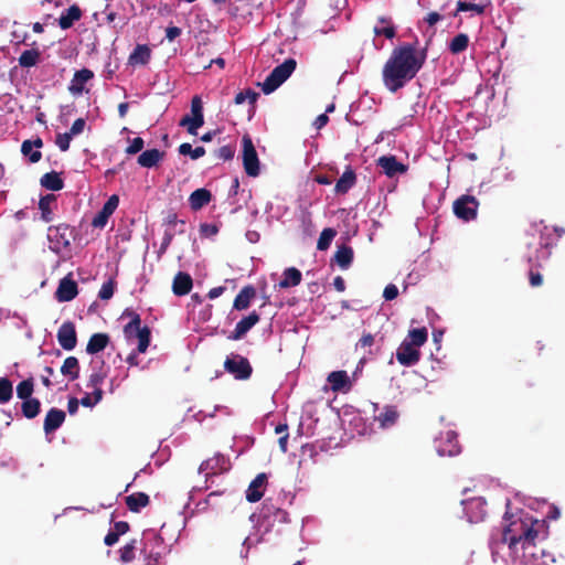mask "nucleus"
Here are the masks:
<instances>
[{
	"label": "nucleus",
	"mask_w": 565,
	"mask_h": 565,
	"mask_svg": "<svg viewBox=\"0 0 565 565\" xmlns=\"http://www.w3.org/2000/svg\"><path fill=\"white\" fill-rule=\"evenodd\" d=\"M212 199L211 192L204 188L196 189L189 198L190 206L192 210L198 211L207 205Z\"/></svg>",
	"instance_id": "obj_29"
},
{
	"label": "nucleus",
	"mask_w": 565,
	"mask_h": 565,
	"mask_svg": "<svg viewBox=\"0 0 565 565\" xmlns=\"http://www.w3.org/2000/svg\"><path fill=\"white\" fill-rule=\"evenodd\" d=\"M179 152L182 156H190L192 159H199L205 153V150L203 147L193 148L190 143H182L179 147Z\"/></svg>",
	"instance_id": "obj_49"
},
{
	"label": "nucleus",
	"mask_w": 565,
	"mask_h": 565,
	"mask_svg": "<svg viewBox=\"0 0 565 565\" xmlns=\"http://www.w3.org/2000/svg\"><path fill=\"white\" fill-rule=\"evenodd\" d=\"M100 401H97L95 396H93V394H86L85 396L82 397V399L79 401V403L84 406V407H93L95 406L97 403H99Z\"/></svg>",
	"instance_id": "obj_64"
},
{
	"label": "nucleus",
	"mask_w": 565,
	"mask_h": 565,
	"mask_svg": "<svg viewBox=\"0 0 565 565\" xmlns=\"http://www.w3.org/2000/svg\"><path fill=\"white\" fill-rule=\"evenodd\" d=\"M56 201V196L54 194H46L41 196L39 201V209L41 211V217L45 222H51L53 220V212L51 210V204Z\"/></svg>",
	"instance_id": "obj_37"
},
{
	"label": "nucleus",
	"mask_w": 565,
	"mask_h": 565,
	"mask_svg": "<svg viewBox=\"0 0 565 565\" xmlns=\"http://www.w3.org/2000/svg\"><path fill=\"white\" fill-rule=\"evenodd\" d=\"M41 147L42 140L39 138L33 141L25 140L22 143L21 151L31 162H38L41 159V152L39 150Z\"/></svg>",
	"instance_id": "obj_31"
},
{
	"label": "nucleus",
	"mask_w": 565,
	"mask_h": 565,
	"mask_svg": "<svg viewBox=\"0 0 565 565\" xmlns=\"http://www.w3.org/2000/svg\"><path fill=\"white\" fill-rule=\"evenodd\" d=\"M259 320L260 317L256 311L250 312L236 323L235 329L227 339L233 341L241 340Z\"/></svg>",
	"instance_id": "obj_17"
},
{
	"label": "nucleus",
	"mask_w": 565,
	"mask_h": 565,
	"mask_svg": "<svg viewBox=\"0 0 565 565\" xmlns=\"http://www.w3.org/2000/svg\"><path fill=\"white\" fill-rule=\"evenodd\" d=\"M94 78V73L88 68H83L75 72L68 85V92L73 96H81L88 93L86 85Z\"/></svg>",
	"instance_id": "obj_14"
},
{
	"label": "nucleus",
	"mask_w": 565,
	"mask_h": 565,
	"mask_svg": "<svg viewBox=\"0 0 565 565\" xmlns=\"http://www.w3.org/2000/svg\"><path fill=\"white\" fill-rule=\"evenodd\" d=\"M41 185L51 191H60L64 186V179H40Z\"/></svg>",
	"instance_id": "obj_52"
},
{
	"label": "nucleus",
	"mask_w": 565,
	"mask_h": 565,
	"mask_svg": "<svg viewBox=\"0 0 565 565\" xmlns=\"http://www.w3.org/2000/svg\"><path fill=\"white\" fill-rule=\"evenodd\" d=\"M267 482V476L265 473H259L256 478L250 482L248 489L246 491V499L248 502H257L264 495V487Z\"/></svg>",
	"instance_id": "obj_22"
},
{
	"label": "nucleus",
	"mask_w": 565,
	"mask_h": 565,
	"mask_svg": "<svg viewBox=\"0 0 565 565\" xmlns=\"http://www.w3.org/2000/svg\"><path fill=\"white\" fill-rule=\"evenodd\" d=\"M353 255L354 253L352 247L343 244L338 247L333 259L341 269L345 270L351 266L353 262Z\"/></svg>",
	"instance_id": "obj_26"
},
{
	"label": "nucleus",
	"mask_w": 565,
	"mask_h": 565,
	"mask_svg": "<svg viewBox=\"0 0 565 565\" xmlns=\"http://www.w3.org/2000/svg\"><path fill=\"white\" fill-rule=\"evenodd\" d=\"M467 520L470 523L484 521L487 516V501L482 497L469 498L461 501Z\"/></svg>",
	"instance_id": "obj_8"
},
{
	"label": "nucleus",
	"mask_w": 565,
	"mask_h": 565,
	"mask_svg": "<svg viewBox=\"0 0 565 565\" xmlns=\"http://www.w3.org/2000/svg\"><path fill=\"white\" fill-rule=\"evenodd\" d=\"M21 411L25 418L33 419L41 412V402L35 397L23 399Z\"/></svg>",
	"instance_id": "obj_33"
},
{
	"label": "nucleus",
	"mask_w": 565,
	"mask_h": 565,
	"mask_svg": "<svg viewBox=\"0 0 565 565\" xmlns=\"http://www.w3.org/2000/svg\"><path fill=\"white\" fill-rule=\"evenodd\" d=\"M204 125V117L200 116L196 117V115H186L180 120V126L186 128L188 132L191 135H196L199 128H201Z\"/></svg>",
	"instance_id": "obj_35"
},
{
	"label": "nucleus",
	"mask_w": 565,
	"mask_h": 565,
	"mask_svg": "<svg viewBox=\"0 0 565 565\" xmlns=\"http://www.w3.org/2000/svg\"><path fill=\"white\" fill-rule=\"evenodd\" d=\"M81 10L76 6H72L65 13L60 17V26L68 29L72 24L81 18Z\"/></svg>",
	"instance_id": "obj_40"
},
{
	"label": "nucleus",
	"mask_w": 565,
	"mask_h": 565,
	"mask_svg": "<svg viewBox=\"0 0 565 565\" xmlns=\"http://www.w3.org/2000/svg\"><path fill=\"white\" fill-rule=\"evenodd\" d=\"M125 317H129L130 321L124 327V334L127 340L138 339V353H145L150 344L151 331L148 326H141L140 315L126 309L122 313Z\"/></svg>",
	"instance_id": "obj_4"
},
{
	"label": "nucleus",
	"mask_w": 565,
	"mask_h": 565,
	"mask_svg": "<svg viewBox=\"0 0 565 565\" xmlns=\"http://www.w3.org/2000/svg\"><path fill=\"white\" fill-rule=\"evenodd\" d=\"M262 516L264 519H273L274 522L287 523L289 522V514L281 508L276 507L270 500L263 503Z\"/></svg>",
	"instance_id": "obj_20"
},
{
	"label": "nucleus",
	"mask_w": 565,
	"mask_h": 565,
	"mask_svg": "<svg viewBox=\"0 0 565 565\" xmlns=\"http://www.w3.org/2000/svg\"><path fill=\"white\" fill-rule=\"evenodd\" d=\"M527 262L530 264V268H529L530 286L533 288L541 287L543 285V276L539 271L541 264L537 260H534L532 257H529Z\"/></svg>",
	"instance_id": "obj_36"
},
{
	"label": "nucleus",
	"mask_w": 565,
	"mask_h": 565,
	"mask_svg": "<svg viewBox=\"0 0 565 565\" xmlns=\"http://www.w3.org/2000/svg\"><path fill=\"white\" fill-rule=\"evenodd\" d=\"M242 143L245 170L249 177H256L258 174V158L253 141L248 136H244Z\"/></svg>",
	"instance_id": "obj_11"
},
{
	"label": "nucleus",
	"mask_w": 565,
	"mask_h": 565,
	"mask_svg": "<svg viewBox=\"0 0 565 565\" xmlns=\"http://www.w3.org/2000/svg\"><path fill=\"white\" fill-rule=\"evenodd\" d=\"M110 338L107 333H94L86 345L88 354H96L106 349L109 344Z\"/></svg>",
	"instance_id": "obj_27"
},
{
	"label": "nucleus",
	"mask_w": 565,
	"mask_h": 565,
	"mask_svg": "<svg viewBox=\"0 0 565 565\" xmlns=\"http://www.w3.org/2000/svg\"><path fill=\"white\" fill-rule=\"evenodd\" d=\"M335 235V230L331 227L324 228L319 236L317 248L319 250H327Z\"/></svg>",
	"instance_id": "obj_45"
},
{
	"label": "nucleus",
	"mask_w": 565,
	"mask_h": 565,
	"mask_svg": "<svg viewBox=\"0 0 565 565\" xmlns=\"http://www.w3.org/2000/svg\"><path fill=\"white\" fill-rule=\"evenodd\" d=\"M167 550L162 536L153 530L143 532L142 539H132L119 550V561L131 563L136 552L140 551L142 563L140 565H159V561Z\"/></svg>",
	"instance_id": "obj_3"
},
{
	"label": "nucleus",
	"mask_w": 565,
	"mask_h": 565,
	"mask_svg": "<svg viewBox=\"0 0 565 565\" xmlns=\"http://www.w3.org/2000/svg\"><path fill=\"white\" fill-rule=\"evenodd\" d=\"M58 344L66 351L73 350L77 344V333L75 324L72 321H65L61 324L56 334Z\"/></svg>",
	"instance_id": "obj_13"
},
{
	"label": "nucleus",
	"mask_w": 565,
	"mask_h": 565,
	"mask_svg": "<svg viewBox=\"0 0 565 565\" xmlns=\"http://www.w3.org/2000/svg\"><path fill=\"white\" fill-rule=\"evenodd\" d=\"M191 114L196 117L203 116V102L199 95H195L191 100Z\"/></svg>",
	"instance_id": "obj_55"
},
{
	"label": "nucleus",
	"mask_w": 565,
	"mask_h": 565,
	"mask_svg": "<svg viewBox=\"0 0 565 565\" xmlns=\"http://www.w3.org/2000/svg\"><path fill=\"white\" fill-rule=\"evenodd\" d=\"M72 136L68 132L65 134H58L56 136V145L62 151H66L70 147Z\"/></svg>",
	"instance_id": "obj_56"
},
{
	"label": "nucleus",
	"mask_w": 565,
	"mask_h": 565,
	"mask_svg": "<svg viewBox=\"0 0 565 565\" xmlns=\"http://www.w3.org/2000/svg\"><path fill=\"white\" fill-rule=\"evenodd\" d=\"M13 395V385L8 377H0V404L8 403Z\"/></svg>",
	"instance_id": "obj_44"
},
{
	"label": "nucleus",
	"mask_w": 565,
	"mask_h": 565,
	"mask_svg": "<svg viewBox=\"0 0 565 565\" xmlns=\"http://www.w3.org/2000/svg\"><path fill=\"white\" fill-rule=\"evenodd\" d=\"M224 370L235 380L245 381L252 376L253 367L247 358L231 353L224 361Z\"/></svg>",
	"instance_id": "obj_7"
},
{
	"label": "nucleus",
	"mask_w": 565,
	"mask_h": 565,
	"mask_svg": "<svg viewBox=\"0 0 565 565\" xmlns=\"http://www.w3.org/2000/svg\"><path fill=\"white\" fill-rule=\"evenodd\" d=\"M231 468L230 458L223 454H215L212 458L203 461L200 466V471H210L213 475L222 473Z\"/></svg>",
	"instance_id": "obj_15"
},
{
	"label": "nucleus",
	"mask_w": 565,
	"mask_h": 565,
	"mask_svg": "<svg viewBox=\"0 0 565 565\" xmlns=\"http://www.w3.org/2000/svg\"><path fill=\"white\" fill-rule=\"evenodd\" d=\"M118 204H119V198L118 195L116 194H113L111 196H109V199L106 201V203L104 204V206L102 207V211L105 213V214H109L111 215L116 209L118 207Z\"/></svg>",
	"instance_id": "obj_53"
},
{
	"label": "nucleus",
	"mask_w": 565,
	"mask_h": 565,
	"mask_svg": "<svg viewBox=\"0 0 565 565\" xmlns=\"http://www.w3.org/2000/svg\"><path fill=\"white\" fill-rule=\"evenodd\" d=\"M468 43H469V38L467 34H463V33H460L458 35H456L450 44H449V50L454 53V54H458L462 51H465L468 46Z\"/></svg>",
	"instance_id": "obj_46"
},
{
	"label": "nucleus",
	"mask_w": 565,
	"mask_h": 565,
	"mask_svg": "<svg viewBox=\"0 0 565 565\" xmlns=\"http://www.w3.org/2000/svg\"><path fill=\"white\" fill-rule=\"evenodd\" d=\"M61 373L68 377L70 381H75L79 376V362L75 356H68L64 360L61 366Z\"/></svg>",
	"instance_id": "obj_32"
},
{
	"label": "nucleus",
	"mask_w": 565,
	"mask_h": 565,
	"mask_svg": "<svg viewBox=\"0 0 565 565\" xmlns=\"http://www.w3.org/2000/svg\"><path fill=\"white\" fill-rule=\"evenodd\" d=\"M398 296V288L394 284H388L383 291L385 300H394Z\"/></svg>",
	"instance_id": "obj_57"
},
{
	"label": "nucleus",
	"mask_w": 565,
	"mask_h": 565,
	"mask_svg": "<svg viewBox=\"0 0 565 565\" xmlns=\"http://www.w3.org/2000/svg\"><path fill=\"white\" fill-rule=\"evenodd\" d=\"M110 217L109 214H105L102 210L92 220V226L95 228H103Z\"/></svg>",
	"instance_id": "obj_54"
},
{
	"label": "nucleus",
	"mask_w": 565,
	"mask_h": 565,
	"mask_svg": "<svg viewBox=\"0 0 565 565\" xmlns=\"http://www.w3.org/2000/svg\"><path fill=\"white\" fill-rule=\"evenodd\" d=\"M117 534H119V536L126 534L129 529H130V525L128 522L126 521H118V522H115L114 523V526L111 527Z\"/></svg>",
	"instance_id": "obj_61"
},
{
	"label": "nucleus",
	"mask_w": 565,
	"mask_h": 565,
	"mask_svg": "<svg viewBox=\"0 0 565 565\" xmlns=\"http://www.w3.org/2000/svg\"><path fill=\"white\" fill-rule=\"evenodd\" d=\"M116 281L114 279H109L108 281L102 285L99 289L98 297L102 300H109L115 291Z\"/></svg>",
	"instance_id": "obj_50"
},
{
	"label": "nucleus",
	"mask_w": 565,
	"mask_h": 565,
	"mask_svg": "<svg viewBox=\"0 0 565 565\" xmlns=\"http://www.w3.org/2000/svg\"><path fill=\"white\" fill-rule=\"evenodd\" d=\"M143 147V140L139 137L135 138L129 147L127 148L128 153H137L139 152Z\"/></svg>",
	"instance_id": "obj_62"
},
{
	"label": "nucleus",
	"mask_w": 565,
	"mask_h": 565,
	"mask_svg": "<svg viewBox=\"0 0 565 565\" xmlns=\"http://www.w3.org/2000/svg\"><path fill=\"white\" fill-rule=\"evenodd\" d=\"M85 125L86 124L83 118L76 119L72 125L71 131L68 134H71L72 137L82 134L84 131Z\"/></svg>",
	"instance_id": "obj_59"
},
{
	"label": "nucleus",
	"mask_w": 565,
	"mask_h": 565,
	"mask_svg": "<svg viewBox=\"0 0 565 565\" xmlns=\"http://www.w3.org/2000/svg\"><path fill=\"white\" fill-rule=\"evenodd\" d=\"M373 344H374V335L371 333H364L361 337V339L358 341L356 349L358 348L365 349V348L372 347Z\"/></svg>",
	"instance_id": "obj_58"
},
{
	"label": "nucleus",
	"mask_w": 565,
	"mask_h": 565,
	"mask_svg": "<svg viewBox=\"0 0 565 565\" xmlns=\"http://www.w3.org/2000/svg\"><path fill=\"white\" fill-rule=\"evenodd\" d=\"M469 11L472 14H482L484 12V6L477 4V3H469L466 1H458L457 2V11L455 15H457L458 12H466Z\"/></svg>",
	"instance_id": "obj_48"
},
{
	"label": "nucleus",
	"mask_w": 565,
	"mask_h": 565,
	"mask_svg": "<svg viewBox=\"0 0 565 565\" xmlns=\"http://www.w3.org/2000/svg\"><path fill=\"white\" fill-rule=\"evenodd\" d=\"M377 162L382 172L388 177L404 174L407 171V167L399 162L394 156H383L377 160Z\"/></svg>",
	"instance_id": "obj_19"
},
{
	"label": "nucleus",
	"mask_w": 565,
	"mask_h": 565,
	"mask_svg": "<svg viewBox=\"0 0 565 565\" xmlns=\"http://www.w3.org/2000/svg\"><path fill=\"white\" fill-rule=\"evenodd\" d=\"M426 60L424 51L412 45H403L393 50L383 67V82L391 92L402 88L415 77Z\"/></svg>",
	"instance_id": "obj_2"
},
{
	"label": "nucleus",
	"mask_w": 565,
	"mask_h": 565,
	"mask_svg": "<svg viewBox=\"0 0 565 565\" xmlns=\"http://www.w3.org/2000/svg\"><path fill=\"white\" fill-rule=\"evenodd\" d=\"M374 33L376 35H384L387 39H392L395 35V30L390 21L381 19L374 26Z\"/></svg>",
	"instance_id": "obj_47"
},
{
	"label": "nucleus",
	"mask_w": 565,
	"mask_h": 565,
	"mask_svg": "<svg viewBox=\"0 0 565 565\" xmlns=\"http://www.w3.org/2000/svg\"><path fill=\"white\" fill-rule=\"evenodd\" d=\"M301 271L296 267L286 268L282 273V279L279 281L278 287L280 289L296 287L301 282Z\"/></svg>",
	"instance_id": "obj_28"
},
{
	"label": "nucleus",
	"mask_w": 565,
	"mask_h": 565,
	"mask_svg": "<svg viewBox=\"0 0 565 565\" xmlns=\"http://www.w3.org/2000/svg\"><path fill=\"white\" fill-rule=\"evenodd\" d=\"M328 382L333 392L348 391L351 387L349 375L345 371H333L328 375Z\"/></svg>",
	"instance_id": "obj_23"
},
{
	"label": "nucleus",
	"mask_w": 565,
	"mask_h": 565,
	"mask_svg": "<svg viewBox=\"0 0 565 565\" xmlns=\"http://www.w3.org/2000/svg\"><path fill=\"white\" fill-rule=\"evenodd\" d=\"M162 158V152L158 149H151L142 152L139 158L138 162L142 167L151 168L156 166Z\"/></svg>",
	"instance_id": "obj_38"
},
{
	"label": "nucleus",
	"mask_w": 565,
	"mask_h": 565,
	"mask_svg": "<svg viewBox=\"0 0 565 565\" xmlns=\"http://www.w3.org/2000/svg\"><path fill=\"white\" fill-rule=\"evenodd\" d=\"M505 521L508 523L502 530L491 534L489 545L493 557L499 554L501 545L507 544L512 553H516L518 544L526 550L533 547L540 536L545 539L547 535L548 526L545 521L534 519L529 513L520 512L507 518Z\"/></svg>",
	"instance_id": "obj_1"
},
{
	"label": "nucleus",
	"mask_w": 565,
	"mask_h": 565,
	"mask_svg": "<svg viewBox=\"0 0 565 565\" xmlns=\"http://www.w3.org/2000/svg\"><path fill=\"white\" fill-rule=\"evenodd\" d=\"M65 417V412L60 408L52 407L51 409H49L43 423L44 433L46 435L54 433L63 425Z\"/></svg>",
	"instance_id": "obj_18"
},
{
	"label": "nucleus",
	"mask_w": 565,
	"mask_h": 565,
	"mask_svg": "<svg viewBox=\"0 0 565 565\" xmlns=\"http://www.w3.org/2000/svg\"><path fill=\"white\" fill-rule=\"evenodd\" d=\"M150 58V50L146 45H138L129 56L131 65H143Z\"/></svg>",
	"instance_id": "obj_39"
},
{
	"label": "nucleus",
	"mask_w": 565,
	"mask_h": 565,
	"mask_svg": "<svg viewBox=\"0 0 565 565\" xmlns=\"http://www.w3.org/2000/svg\"><path fill=\"white\" fill-rule=\"evenodd\" d=\"M33 392H34L33 377H29V379L20 382L17 386V396L22 401L32 398Z\"/></svg>",
	"instance_id": "obj_42"
},
{
	"label": "nucleus",
	"mask_w": 565,
	"mask_h": 565,
	"mask_svg": "<svg viewBox=\"0 0 565 565\" xmlns=\"http://www.w3.org/2000/svg\"><path fill=\"white\" fill-rule=\"evenodd\" d=\"M356 179H338L334 191L337 194H345L354 184Z\"/></svg>",
	"instance_id": "obj_51"
},
{
	"label": "nucleus",
	"mask_w": 565,
	"mask_h": 565,
	"mask_svg": "<svg viewBox=\"0 0 565 565\" xmlns=\"http://www.w3.org/2000/svg\"><path fill=\"white\" fill-rule=\"evenodd\" d=\"M77 294V282L67 276L60 280L58 287L55 291V298L60 302H67L73 300Z\"/></svg>",
	"instance_id": "obj_16"
},
{
	"label": "nucleus",
	"mask_w": 565,
	"mask_h": 565,
	"mask_svg": "<svg viewBox=\"0 0 565 565\" xmlns=\"http://www.w3.org/2000/svg\"><path fill=\"white\" fill-rule=\"evenodd\" d=\"M126 505L131 512H139L142 508L147 507L150 502L149 495L145 492H135L127 495Z\"/></svg>",
	"instance_id": "obj_30"
},
{
	"label": "nucleus",
	"mask_w": 565,
	"mask_h": 565,
	"mask_svg": "<svg viewBox=\"0 0 565 565\" xmlns=\"http://www.w3.org/2000/svg\"><path fill=\"white\" fill-rule=\"evenodd\" d=\"M396 360L401 365L413 366L420 360V351L408 343V339H405L396 351Z\"/></svg>",
	"instance_id": "obj_12"
},
{
	"label": "nucleus",
	"mask_w": 565,
	"mask_h": 565,
	"mask_svg": "<svg viewBox=\"0 0 565 565\" xmlns=\"http://www.w3.org/2000/svg\"><path fill=\"white\" fill-rule=\"evenodd\" d=\"M105 377L106 375L102 372H94L89 375L87 387L93 388V396H95L97 401H102L103 398L104 392L102 384Z\"/></svg>",
	"instance_id": "obj_34"
},
{
	"label": "nucleus",
	"mask_w": 565,
	"mask_h": 565,
	"mask_svg": "<svg viewBox=\"0 0 565 565\" xmlns=\"http://www.w3.org/2000/svg\"><path fill=\"white\" fill-rule=\"evenodd\" d=\"M256 296V289L252 285H247L241 289L235 297L233 308L236 310H245L249 307L252 300Z\"/></svg>",
	"instance_id": "obj_24"
},
{
	"label": "nucleus",
	"mask_w": 565,
	"mask_h": 565,
	"mask_svg": "<svg viewBox=\"0 0 565 565\" xmlns=\"http://www.w3.org/2000/svg\"><path fill=\"white\" fill-rule=\"evenodd\" d=\"M39 58L40 52L38 50H26L20 55L19 63L23 67H31L39 62Z\"/></svg>",
	"instance_id": "obj_43"
},
{
	"label": "nucleus",
	"mask_w": 565,
	"mask_h": 565,
	"mask_svg": "<svg viewBox=\"0 0 565 565\" xmlns=\"http://www.w3.org/2000/svg\"><path fill=\"white\" fill-rule=\"evenodd\" d=\"M193 287L192 277L184 271H179L172 281V291L175 296H185L188 295Z\"/></svg>",
	"instance_id": "obj_21"
},
{
	"label": "nucleus",
	"mask_w": 565,
	"mask_h": 565,
	"mask_svg": "<svg viewBox=\"0 0 565 565\" xmlns=\"http://www.w3.org/2000/svg\"><path fill=\"white\" fill-rule=\"evenodd\" d=\"M478 202L475 196L461 195L454 202L455 214L465 221H471L477 216Z\"/></svg>",
	"instance_id": "obj_9"
},
{
	"label": "nucleus",
	"mask_w": 565,
	"mask_h": 565,
	"mask_svg": "<svg viewBox=\"0 0 565 565\" xmlns=\"http://www.w3.org/2000/svg\"><path fill=\"white\" fill-rule=\"evenodd\" d=\"M399 417V413L394 405H386L383 409L375 416V420L380 423L382 428H388L397 422Z\"/></svg>",
	"instance_id": "obj_25"
},
{
	"label": "nucleus",
	"mask_w": 565,
	"mask_h": 565,
	"mask_svg": "<svg viewBox=\"0 0 565 565\" xmlns=\"http://www.w3.org/2000/svg\"><path fill=\"white\" fill-rule=\"evenodd\" d=\"M296 61L292 58L286 60L282 64L278 65L267 76L262 84V90L265 94H270L276 90L295 71Z\"/></svg>",
	"instance_id": "obj_6"
},
{
	"label": "nucleus",
	"mask_w": 565,
	"mask_h": 565,
	"mask_svg": "<svg viewBox=\"0 0 565 565\" xmlns=\"http://www.w3.org/2000/svg\"><path fill=\"white\" fill-rule=\"evenodd\" d=\"M249 98L252 103L255 102V98H256V94L255 93H252V92H241L238 93L236 96H235V103L237 105H241L243 103H245V100Z\"/></svg>",
	"instance_id": "obj_60"
},
{
	"label": "nucleus",
	"mask_w": 565,
	"mask_h": 565,
	"mask_svg": "<svg viewBox=\"0 0 565 565\" xmlns=\"http://www.w3.org/2000/svg\"><path fill=\"white\" fill-rule=\"evenodd\" d=\"M119 537H120L119 534H117L113 529H110L104 539V543L107 546H113L114 544H116L118 542Z\"/></svg>",
	"instance_id": "obj_63"
},
{
	"label": "nucleus",
	"mask_w": 565,
	"mask_h": 565,
	"mask_svg": "<svg viewBox=\"0 0 565 565\" xmlns=\"http://www.w3.org/2000/svg\"><path fill=\"white\" fill-rule=\"evenodd\" d=\"M75 238V228L68 224L62 223L47 228V239L50 249L55 254L68 250L71 242Z\"/></svg>",
	"instance_id": "obj_5"
},
{
	"label": "nucleus",
	"mask_w": 565,
	"mask_h": 565,
	"mask_svg": "<svg viewBox=\"0 0 565 565\" xmlns=\"http://www.w3.org/2000/svg\"><path fill=\"white\" fill-rule=\"evenodd\" d=\"M428 338L427 329L426 328H418V329H412L408 332V343L412 345H415V348L422 347Z\"/></svg>",
	"instance_id": "obj_41"
},
{
	"label": "nucleus",
	"mask_w": 565,
	"mask_h": 565,
	"mask_svg": "<svg viewBox=\"0 0 565 565\" xmlns=\"http://www.w3.org/2000/svg\"><path fill=\"white\" fill-rule=\"evenodd\" d=\"M435 447L440 456H456L460 452L458 436L454 430H447L445 436L435 440Z\"/></svg>",
	"instance_id": "obj_10"
}]
</instances>
